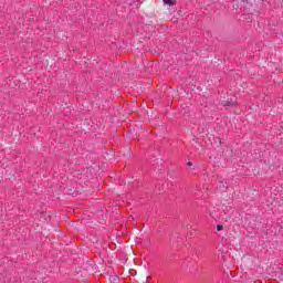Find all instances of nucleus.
Returning a JSON list of instances; mask_svg holds the SVG:
<instances>
[{
    "mask_svg": "<svg viewBox=\"0 0 283 283\" xmlns=\"http://www.w3.org/2000/svg\"><path fill=\"white\" fill-rule=\"evenodd\" d=\"M235 101L233 99H228L224 104L223 107H234Z\"/></svg>",
    "mask_w": 283,
    "mask_h": 283,
    "instance_id": "f257e3e1",
    "label": "nucleus"
},
{
    "mask_svg": "<svg viewBox=\"0 0 283 283\" xmlns=\"http://www.w3.org/2000/svg\"><path fill=\"white\" fill-rule=\"evenodd\" d=\"M165 6H176V0H163Z\"/></svg>",
    "mask_w": 283,
    "mask_h": 283,
    "instance_id": "f03ea898",
    "label": "nucleus"
},
{
    "mask_svg": "<svg viewBox=\"0 0 283 283\" xmlns=\"http://www.w3.org/2000/svg\"><path fill=\"white\" fill-rule=\"evenodd\" d=\"M223 229H224V226H222V224L217 226V231H222Z\"/></svg>",
    "mask_w": 283,
    "mask_h": 283,
    "instance_id": "7ed1b4c3",
    "label": "nucleus"
},
{
    "mask_svg": "<svg viewBox=\"0 0 283 283\" xmlns=\"http://www.w3.org/2000/svg\"><path fill=\"white\" fill-rule=\"evenodd\" d=\"M188 167H193V163L188 161Z\"/></svg>",
    "mask_w": 283,
    "mask_h": 283,
    "instance_id": "20e7f679",
    "label": "nucleus"
},
{
    "mask_svg": "<svg viewBox=\"0 0 283 283\" xmlns=\"http://www.w3.org/2000/svg\"><path fill=\"white\" fill-rule=\"evenodd\" d=\"M242 1V3H249V1H251V0H241Z\"/></svg>",
    "mask_w": 283,
    "mask_h": 283,
    "instance_id": "39448f33",
    "label": "nucleus"
},
{
    "mask_svg": "<svg viewBox=\"0 0 283 283\" xmlns=\"http://www.w3.org/2000/svg\"><path fill=\"white\" fill-rule=\"evenodd\" d=\"M187 112H189V108H186V109H185V114H187Z\"/></svg>",
    "mask_w": 283,
    "mask_h": 283,
    "instance_id": "423d86ee",
    "label": "nucleus"
},
{
    "mask_svg": "<svg viewBox=\"0 0 283 283\" xmlns=\"http://www.w3.org/2000/svg\"><path fill=\"white\" fill-rule=\"evenodd\" d=\"M187 229H191V226H187Z\"/></svg>",
    "mask_w": 283,
    "mask_h": 283,
    "instance_id": "0eeeda50",
    "label": "nucleus"
}]
</instances>
